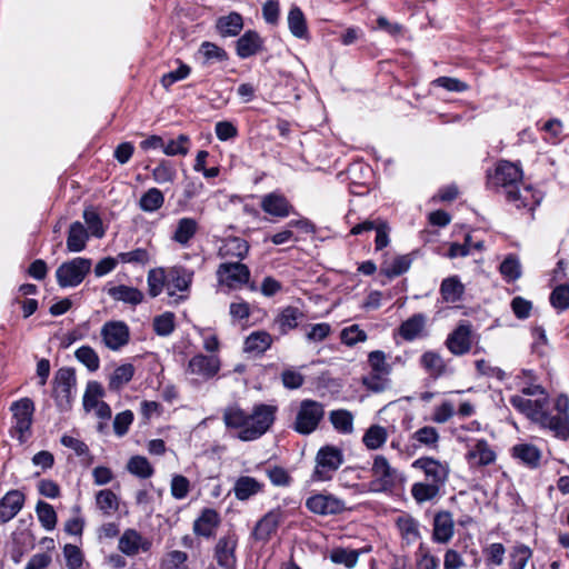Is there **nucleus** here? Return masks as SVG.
<instances>
[{"instance_id":"37","label":"nucleus","mask_w":569,"mask_h":569,"mask_svg":"<svg viewBox=\"0 0 569 569\" xmlns=\"http://www.w3.org/2000/svg\"><path fill=\"white\" fill-rule=\"evenodd\" d=\"M441 487L426 480L417 481L411 487V496L419 505L436 499L440 493Z\"/></svg>"},{"instance_id":"30","label":"nucleus","mask_w":569,"mask_h":569,"mask_svg":"<svg viewBox=\"0 0 569 569\" xmlns=\"http://www.w3.org/2000/svg\"><path fill=\"white\" fill-rule=\"evenodd\" d=\"M216 28L223 38L237 37L243 29V18L240 13L232 11L227 16L219 17Z\"/></svg>"},{"instance_id":"24","label":"nucleus","mask_w":569,"mask_h":569,"mask_svg":"<svg viewBox=\"0 0 569 569\" xmlns=\"http://www.w3.org/2000/svg\"><path fill=\"white\" fill-rule=\"evenodd\" d=\"M24 496L19 490L7 492L0 500V525L14 518L22 509Z\"/></svg>"},{"instance_id":"14","label":"nucleus","mask_w":569,"mask_h":569,"mask_svg":"<svg viewBox=\"0 0 569 569\" xmlns=\"http://www.w3.org/2000/svg\"><path fill=\"white\" fill-rule=\"evenodd\" d=\"M284 520V511L274 508L263 515L254 525L251 537L262 543H267L277 533L279 526Z\"/></svg>"},{"instance_id":"2","label":"nucleus","mask_w":569,"mask_h":569,"mask_svg":"<svg viewBox=\"0 0 569 569\" xmlns=\"http://www.w3.org/2000/svg\"><path fill=\"white\" fill-rule=\"evenodd\" d=\"M536 425L549 430L556 438L561 440L569 439V398L566 395H559L553 400L550 410L548 407L540 413Z\"/></svg>"},{"instance_id":"4","label":"nucleus","mask_w":569,"mask_h":569,"mask_svg":"<svg viewBox=\"0 0 569 569\" xmlns=\"http://www.w3.org/2000/svg\"><path fill=\"white\" fill-rule=\"evenodd\" d=\"M325 416L323 405L311 399L300 402L293 422V430L300 435H310L319 427Z\"/></svg>"},{"instance_id":"22","label":"nucleus","mask_w":569,"mask_h":569,"mask_svg":"<svg viewBox=\"0 0 569 569\" xmlns=\"http://www.w3.org/2000/svg\"><path fill=\"white\" fill-rule=\"evenodd\" d=\"M261 209L270 216L286 218L293 210V207L283 194L270 192L262 197Z\"/></svg>"},{"instance_id":"12","label":"nucleus","mask_w":569,"mask_h":569,"mask_svg":"<svg viewBox=\"0 0 569 569\" xmlns=\"http://www.w3.org/2000/svg\"><path fill=\"white\" fill-rule=\"evenodd\" d=\"M411 467L423 475V480L443 487L448 480L450 468L447 462L439 461L432 457H421L416 459Z\"/></svg>"},{"instance_id":"25","label":"nucleus","mask_w":569,"mask_h":569,"mask_svg":"<svg viewBox=\"0 0 569 569\" xmlns=\"http://www.w3.org/2000/svg\"><path fill=\"white\" fill-rule=\"evenodd\" d=\"M455 533V523L450 512L441 511L435 516L432 538L438 543H447Z\"/></svg>"},{"instance_id":"40","label":"nucleus","mask_w":569,"mask_h":569,"mask_svg":"<svg viewBox=\"0 0 569 569\" xmlns=\"http://www.w3.org/2000/svg\"><path fill=\"white\" fill-rule=\"evenodd\" d=\"M163 192L160 189L153 187L148 189L144 193H142L139 200V208L143 212L152 213L158 211L163 206Z\"/></svg>"},{"instance_id":"56","label":"nucleus","mask_w":569,"mask_h":569,"mask_svg":"<svg viewBox=\"0 0 569 569\" xmlns=\"http://www.w3.org/2000/svg\"><path fill=\"white\" fill-rule=\"evenodd\" d=\"M199 53L204 58V62H224L229 59L223 48L210 41H203L201 43Z\"/></svg>"},{"instance_id":"16","label":"nucleus","mask_w":569,"mask_h":569,"mask_svg":"<svg viewBox=\"0 0 569 569\" xmlns=\"http://www.w3.org/2000/svg\"><path fill=\"white\" fill-rule=\"evenodd\" d=\"M238 546V536L234 532H228L219 538L214 547V558L217 563L223 569H236L237 558L236 549Z\"/></svg>"},{"instance_id":"50","label":"nucleus","mask_w":569,"mask_h":569,"mask_svg":"<svg viewBox=\"0 0 569 569\" xmlns=\"http://www.w3.org/2000/svg\"><path fill=\"white\" fill-rule=\"evenodd\" d=\"M329 419L338 432L349 435L353 431V416L348 410H333Z\"/></svg>"},{"instance_id":"11","label":"nucleus","mask_w":569,"mask_h":569,"mask_svg":"<svg viewBox=\"0 0 569 569\" xmlns=\"http://www.w3.org/2000/svg\"><path fill=\"white\" fill-rule=\"evenodd\" d=\"M91 259L77 257L63 262L56 270L58 284H80L91 270Z\"/></svg>"},{"instance_id":"47","label":"nucleus","mask_w":569,"mask_h":569,"mask_svg":"<svg viewBox=\"0 0 569 569\" xmlns=\"http://www.w3.org/2000/svg\"><path fill=\"white\" fill-rule=\"evenodd\" d=\"M152 179L158 184L172 183L177 178L174 164L166 159L159 161L158 166L151 170Z\"/></svg>"},{"instance_id":"54","label":"nucleus","mask_w":569,"mask_h":569,"mask_svg":"<svg viewBox=\"0 0 569 569\" xmlns=\"http://www.w3.org/2000/svg\"><path fill=\"white\" fill-rule=\"evenodd\" d=\"M36 512L41 526L46 530L51 531L56 528L58 518L51 505L44 501H39L36 506Z\"/></svg>"},{"instance_id":"44","label":"nucleus","mask_w":569,"mask_h":569,"mask_svg":"<svg viewBox=\"0 0 569 569\" xmlns=\"http://www.w3.org/2000/svg\"><path fill=\"white\" fill-rule=\"evenodd\" d=\"M104 396V390L102 386L97 381H91L87 385L84 395H83V409L87 412L92 411L100 403L104 402L102 400Z\"/></svg>"},{"instance_id":"6","label":"nucleus","mask_w":569,"mask_h":569,"mask_svg":"<svg viewBox=\"0 0 569 569\" xmlns=\"http://www.w3.org/2000/svg\"><path fill=\"white\" fill-rule=\"evenodd\" d=\"M372 480L369 482V491L383 492L391 490L397 482L398 471L392 468L385 456L373 458L371 467Z\"/></svg>"},{"instance_id":"59","label":"nucleus","mask_w":569,"mask_h":569,"mask_svg":"<svg viewBox=\"0 0 569 569\" xmlns=\"http://www.w3.org/2000/svg\"><path fill=\"white\" fill-rule=\"evenodd\" d=\"M174 319V315L168 311L154 317L152 322L154 332L161 337L171 335L176 328Z\"/></svg>"},{"instance_id":"38","label":"nucleus","mask_w":569,"mask_h":569,"mask_svg":"<svg viewBox=\"0 0 569 569\" xmlns=\"http://www.w3.org/2000/svg\"><path fill=\"white\" fill-rule=\"evenodd\" d=\"M388 440V431L380 425L370 426L362 436V443L368 450H378Z\"/></svg>"},{"instance_id":"7","label":"nucleus","mask_w":569,"mask_h":569,"mask_svg":"<svg viewBox=\"0 0 569 569\" xmlns=\"http://www.w3.org/2000/svg\"><path fill=\"white\" fill-rule=\"evenodd\" d=\"M316 462L313 479L328 481L343 462L342 451L333 446H325L318 451Z\"/></svg>"},{"instance_id":"63","label":"nucleus","mask_w":569,"mask_h":569,"mask_svg":"<svg viewBox=\"0 0 569 569\" xmlns=\"http://www.w3.org/2000/svg\"><path fill=\"white\" fill-rule=\"evenodd\" d=\"M191 489L190 481L182 475H173L170 482V492L176 500L187 498Z\"/></svg>"},{"instance_id":"32","label":"nucleus","mask_w":569,"mask_h":569,"mask_svg":"<svg viewBox=\"0 0 569 569\" xmlns=\"http://www.w3.org/2000/svg\"><path fill=\"white\" fill-rule=\"evenodd\" d=\"M412 262L410 254H401L392 258L391 261L385 260L380 264V274H383L387 279L392 280L396 277L403 274L409 270Z\"/></svg>"},{"instance_id":"15","label":"nucleus","mask_w":569,"mask_h":569,"mask_svg":"<svg viewBox=\"0 0 569 569\" xmlns=\"http://www.w3.org/2000/svg\"><path fill=\"white\" fill-rule=\"evenodd\" d=\"M306 507L310 512L319 516H333L347 510L345 501L330 493L310 496Z\"/></svg>"},{"instance_id":"46","label":"nucleus","mask_w":569,"mask_h":569,"mask_svg":"<svg viewBox=\"0 0 569 569\" xmlns=\"http://www.w3.org/2000/svg\"><path fill=\"white\" fill-rule=\"evenodd\" d=\"M499 270H500L502 278L507 282H513V281L518 280L522 273L520 260L513 253H509L502 260V262L500 263Z\"/></svg>"},{"instance_id":"48","label":"nucleus","mask_w":569,"mask_h":569,"mask_svg":"<svg viewBox=\"0 0 569 569\" xmlns=\"http://www.w3.org/2000/svg\"><path fill=\"white\" fill-rule=\"evenodd\" d=\"M191 147V139L188 134L181 133L176 139L164 141L163 153L168 157L187 156Z\"/></svg>"},{"instance_id":"51","label":"nucleus","mask_w":569,"mask_h":569,"mask_svg":"<svg viewBox=\"0 0 569 569\" xmlns=\"http://www.w3.org/2000/svg\"><path fill=\"white\" fill-rule=\"evenodd\" d=\"M426 318L422 315H415L406 320L399 331L403 339L411 341L416 339L423 330Z\"/></svg>"},{"instance_id":"5","label":"nucleus","mask_w":569,"mask_h":569,"mask_svg":"<svg viewBox=\"0 0 569 569\" xmlns=\"http://www.w3.org/2000/svg\"><path fill=\"white\" fill-rule=\"evenodd\" d=\"M486 178L488 186L515 189V186L523 178L521 162L501 159L496 163L493 170H487Z\"/></svg>"},{"instance_id":"57","label":"nucleus","mask_w":569,"mask_h":569,"mask_svg":"<svg viewBox=\"0 0 569 569\" xmlns=\"http://www.w3.org/2000/svg\"><path fill=\"white\" fill-rule=\"evenodd\" d=\"M193 276V270L184 266H173L168 268L167 284H191Z\"/></svg>"},{"instance_id":"33","label":"nucleus","mask_w":569,"mask_h":569,"mask_svg":"<svg viewBox=\"0 0 569 569\" xmlns=\"http://www.w3.org/2000/svg\"><path fill=\"white\" fill-rule=\"evenodd\" d=\"M272 337L267 331H253L244 340L243 351L247 353L261 355L272 345Z\"/></svg>"},{"instance_id":"8","label":"nucleus","mask_w":569,"mask_h":569,"mask_svg":"<svg viewBox=\"0 0 569 569\" xmlns=\"http://www.w3.org/2000/svg\"><path fill=\"white\" fill-rule=\"evenodd\" d=\"M10 410L13 418V431L17 439L23 443L30 437L34 403L30 398H22L12 402Z\"/></svg>"},{"instance_id":"21","label":"nucleus","mask_w":569,"mask_h":569,"mask_svg":"<svg viewBox=\"0 0 569 569\" xmlns=\"http://www.w3.org/2000/svg\"><path fill=\"white\" fill-rule=\"evenodd\" d=\"M220 370L218 356L196 355L189 360L187 371L203 379L213 378Z\"/></svg>"},{"instance_id":"23","label":"nucleus","mask_w":569,"mask_h":569,"mask_svg":"<svg viewBox=\"0 0 569 569\" xmlns=\"http://www.w3.org/2000/svg\"><path fill=\"white\" fill-rule=\"evenodd\" d=\"M220 525V516L212 508H206L201 511L200 516L193 521V533L203 538L213 537L217 528Z\"/></svg>"},{"instance_id":"36","label":"nucleus","mask_w":569,"mask_h":569,"mask_svg":"<svg viewBox=\"0 0 569 569\" xmlns=\"http://www.w3.org/2000/svg\"><path fill=\"white\" fill-rule=\"evenodd\" d=\"M512 456L530 468L539 466L541 451L531 443H519L512 447Z\"/></svg>"},{"instance_id":"58","label":"nucleus","mask_w":569,"mask_h":569,"mask_svg":"<svg viewBox=\"0 0 569 569\" xmlns=\"http://www.w3.org/2000/svg\"><path fill=\"white\" fill-rule=\"evenodd\" d=\"M368 363L371 372L389 376L392 371L391 365L388 362L387 355L381 350L371 351L368 355Z\"/></svg>"},{"instance_id":"28","label":"nucleus","mask_w":569,"mask_h":569,"mask_svg":"<svg viewBox=\"0 0 569 569\" xmlns=\"http://www.w3.org/2000/svg\"><path fill=\"white\" fill-rule=\"evenodd\" d=\"M198 222L193 218L184 217L178 220L171 240L186 248L198 232Z\"/></svg>"},{"instance_id":"34","label":"nucleus","mask_w":569,"mask_h":569,"mask_svg":"<svg viewBox=\"0 0 569 569\" xmlns=\"http://www.w3.org/2000/svg\"><path fill=\"white\" fill-rule=\"evenodd\" d=\"M402 540L407 545L417 542L420 538L419 522L410 515H401L396 520Z\"/></svg>"},{"instance_id":"13","label":"nucleus","mask_w":569,"mask_h":569,"mask_svg":"<svg viewBox=\"0 0 569 569\" xmlns=\"http://www.w3.org/2000/svg\"><path fill=\"white\" fill-rule=\"evenodd\" d=\"M100 335L104 347L112 351L120 350L130 340V329L126 322L120 320L107 321L101 327Z\"/></svg>"},{"instance_id":"27","label":"nucleus","mask_w":569,"mask_h":569,"mask_svg":"<svg viewBox=\"0 0 569 569\" xmlns=\"http://www.w3.org/2000/svg\"><path fill=\"white\" fill-rule=\"evenodd\" d=\"M420 366L433 379L448 372V366L442 356L436 351H426L420 357Z\"/></svg>"},{"instance_id":"26","label":"nucleus","mask_w":569,"mask_h":569,"mask_svg":"<svg viewBox=\"0 0 569 569\" xmlns=\"http://www.w3.org/2000/svg\"><path fill=\"white\" fill-rule=\"evenodd\" d=\"M150 543L141 537V535L132 529L126 530L119 539V550L127 556H134L140 550L147 551Z\"/></svg>"},{"instance_id":"20","label":"nucleus","mask_w":569,"mask_h":569,"mask_svg":"<svg viewBox=\"0 0 569 569\" xmlns=\"http://www.w3.org/2000/svg\"><path fill=\"white\" fill-rule=\"evenodd\" d=\"M509 402L520 413L536 423L540 413L548 407L549 399L548 396L536 398L535 400L523 396H511Z\"/></svg>"},{"instance_id":"41","label":"nucleus","mask_w":569,"mask_h":569,"mask_svg":"<svg viewBox=\"0 0 569 569\" xmlns=\"http://www.w3.org/2000/svg\"><path fill=\"white\" fill-rule=\"evenodd\" d=\"M411 438L413 441L415 449L419 447L436 448L439 442L440 436L435 427L425 426L415 431Z\"/></svg>"},{"instance_id":"49","label":"nucleus","mask_w":569,"mask_h":569,"mask_svg":"<svg viewBox=\"0 0 569 569\" xmlns=\"http://www.w3.org/2000/svg\"><path fill=\"white\" fill-rule=\"evenodd\" d=\"M109 295L119 301L136 306L142 301L143 295L137 287H110Z\"/></svg>"},{"instance_id":"17","label":"nucleus","mask_w":569,"mask_h":569,"mask_svg":"<svg viewBox=\"0 0 569 569\" xmlns=\"http://www.w3.org/2000/svg\"><path fill=\"white\" fill-rule=\"evenodd\" d=\"M217 277L218 284H250V270L241 261L221 263Z\"/></svg>"},{"instance_id":"55","label":"nucleus","mask_w":569,"mask_h":569,"mask_svg":"<svg viewBox=\"0 0 569 569\" xmlns=\"http://www.w3.org/2000/svg\"><path fill=\"white\" fill-rule=\"evenodd\" d=\"M74 357L91 372L97 371L100 367L99 356L90 346H82L78 348L74 352Z\"/></svg>"},{"instance_id":"1","label":"nucleus","mask_w":569,"mask_h":569,"mask_svg":"<svg viewBox=\"0 0 569 569\" xmlns=\"http://www.w3.org/2000/svg\"><path fill=\"white\" fill-rule=\"evenodd\" d=\"M277 407L256 405L250 413L238 406H231L223 411V421L228 428L237 429L241 441H253L263 436L273 425Z\"/></svg>"},{"instance_id":"10","label":"nucleus","mask_w":569,"mask_h":569,"mask_svg":"<svg viewBox=\"0 0 569 569\" xmlns=\"http://www.w3.org/2000/svg\"><path fill=\"white\" fill-rule=\"evenodd\" d=\"M506 200L516 210L520 212H530L533 219V212L542 201V193L532 186H525L522 189H507Z\"/></svg>"},{"instance_id":"29","label":"nucleus","mask_w":569,"mask_h":569,"mask_svg":"<svg viewBox=\"0 0 569 569\" xmlns=\"http://www.w3.org/2000/svg\"><path fill=\"white\" fill-rule=\"evenodd\" d=\"M263 489V483L250 476L239 477L233 486L234 497L240 501H246L258 495Z\"/></svg>"},{"instance_id":"42","label":"nucleus","mask_w":569,"mask_h":569,"mask_svg":"<svg viewBox=\"0 0 569 569\" xmlns=\"http://www.w3.org/2000/svg\"><path fill=\"white\" fill-rule=\"evenodd\" d=\"M249 243L240 237H229L226 239L224 244L220 249L223 256L238 258L239 261L244 259L249 252Z\"/></svg>"},{"instance_id":"18","label":"nucleus","mask_w":569,"mask_h":569,"mask_svg":"<svg viewBox=\"0 0 569 569\" xmlns=\"http://www.w3.org/2000/svg\"><path fill=\"white\" fill-rule=\"evenodd\" d=\"M234 49L240 59H249L266 50L264 39L256 30H247L234 42Z\"/></svg>"},{"instance_id":"19","label":"nucleus","mask_w":569,"mask_h":569,"mask_svg":"<svg viewBox=\"0 0 569 569\" xmlns=\"http://www.w3.org/2000/svg\"><path fill=\"white\" fill-rule=\"evenodd\" d=\"M448 350L455 356H462L471 350L472 330L469 323H460L446 339Z\"/></svg>"},{"instance_id":"35","label":"nucleus","mask_w":569,"mask_h":569,"mask_svg":"<svg viewBox=\"0 0 569 569\" xmlns=\"http://www.w3.org/2000/svg\"><path fill=\"white\" fill-rule=\"evenodd\" d=\"M288 28L298 39H309V30L305 13L298 6H292L288 12Z\"/></svg>"},{"instance_id":"31","label":"nucleus","mask_w":569,"mask_h":569,"mask_svg":"<svg viewBox=\"0 0 569 569\" xmlns=\"http://www.w3.org/2000/svg\"><path fill=\"white\" fill-rule=\"evenodd\" d=\"M89 231L87 228L80 222L74 221L70 224L68 237H67V249L69 252H80L89 240Z\"/></svg>"},{"instance_id":"9","label":"nucleus","mask_w":569,"mask_h":569,"mask_svg":"<svg viewBox=\"0 0 569 569\" xmlns=\"http://www.w3.org/2000/svg\"><path fill=\"white\" fill-rule=\"evenodd\" d=\"M76 373L70 368H61L54 377V397L61 410H68L76 398Z\"/></svg>"},{"instance_id":"3","label":"nucleus","mask_w":569,"mask_h":569,"mask_svg":"<svg viewBox=\"0 0 569 569\" xmlns=\"http://www.w3.org/2000/svg\"><path fill=\"white\" fill-rule=\"evenodd\" d=\"M457 440L465 447V459L471 469H482L497 460V452L485 438L458 433Z\"/></svg>"},{"instance_id":"64","label":"nucleus","mask_w":569,"mask_h":569,"mask_svg":"<svg viewBox=\"0 0 569 569\" xmlns=\"http://www.w3.org/2000/svg\"><path fill=\"white\" fill-rule=\"evenodd\" d=\"M358 551L342 548L333 549L330 555L332 562L343 565L347 568H353L358 562Z\"/></svg>"},{"instance_id":"60","label":"nucleus","mask_w":569,"mask_h":569,"mask_svg":"<svg viewBox=\"0 0 569 569\" xmlns=\"http://www.w3.org/2000/svg\"><path fill=\"white\" fill-rule=\"evenodd\" d=\"M362 385L372 392H383L390 388L391 380L389 376L371 372L362 378Z\"/></svg>"},{"instance_id":"53","label":"nucleus","mask_w":569,"mask_h":569,"mask_svg":"<svg viewBox=\"0 0 569 569\" xmlns=\"http://www.w3.org/2000/svg\"><path fill=\"white\" fill-rule=\"evenodd\" d=\"M127 469L130 473L142 479L150 478L154 472L151 463L143 456L131 457L127 463Z\"/></svg>"},{"instance_id":"52","label":"nucleus","mask_w":569,"mask_h":569,"mask_svg":"<svg viewBox=\"0 0 569 569\" xmlns=\"http://www.w3.org/2000/svg\"><path fill=\"white\" fill-rule=\"evenodd\" d=\"M134 375V368L130 363L117 367L109 378V389L119 390L127 385Z\"/></svg>"},{"instance_id":"45","label":"nucleus","mask_w":569,"mask_h":569,"mask_svg":"<svg viewBox=\"0 0 569 569\" xmlns=\"http://www.w3.org/2000/svg\"><path fill=\"white\" fill-rule=\"evenodd\" d=\"M303 312L296 307H287L277 318L281 333H287L289 330L295 329L302 320Z\"/></svg>"},{"instance_id":"62","label":"nucleus","mask_w":569,"mask_h":569,"mask_svg":"<svg viewBox=\"0 0 569 569\" xmlns=\"http://www.w3.org/2000/svg\"><path fill=\"white\" fill-rule=\"evenodd\" d=\"M190 72L191 68L182 61H179V67L176 70L164 73L160 79V83L164 89H169L176 82L188 78Z\"/></svg>"},{"instance_id":"39","label":"nucleus","mask_w":569,"mask_h":569,"mask_svg":"<svg viewBox=\"0 0 569 569\" xmlns=\"http://www.w3.org/2000/svg\"><path fill=\"white\" fill-rule=\"evenodd\" d=\"M82 217L88 227L89 234L97 239H102L106 234V228L97 209L92 206L86 207Z\"/></svg>"},{"instance_id":"61","label":"nucleus","mask_w":569,"mask_h":569,"mask_svg":"<svg viewBox=\"0 0 569 569\" xmlns=\"http://www.w3.org/2000/svg\"><path fill=\"white\" fill-rule=\"evenodd\" d=\"M204 189V184L199 179H187L183 184L182 198L179 199L178 204L186 207L190 200L200 196Z\"/></svg>"},{"instance_id":"43","label":"nucleus","mask_w":569,"mask_h":569,"mask_svg":"<svg viewBox=\"0 0 569 569\" xmlns=\"http://www.w3.org/2000/svg\"><path fill=\"white\" fill-rule=\"evenodd\" d=\"M96 505L104 516H111L119 509V499L111 490L103 489L97 492Z\"/></svg>"}]
</instances>
